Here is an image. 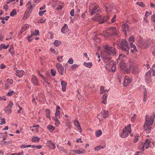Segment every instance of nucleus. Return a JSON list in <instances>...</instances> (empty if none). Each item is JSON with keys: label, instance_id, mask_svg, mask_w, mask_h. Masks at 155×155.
<instances>
[{"label": "nucleus", "instance_id": "56", "mask_svg": "<svg viewBox=\"0 0 155 155\" xmlns=\"http://www.w3.org/2000/svg\"><path fill=\"white\" fill-rule=\"evenodd\" d=\"M60 115V112L59 110H57L56 109V112L55 113V117H57L58 116H59Z\"/></svg>", "mask_w": 155, "mask_h": 155}, {"label": "nucleus", "instance_id": "60", "mask_svg": "<svg viewBox=\"0 0 155 155\" xmlns=\"http://www.w3.org/2000/svg\"><path fill=\"white\" fill-rule=\"evenodd\" d=\"M8 51L12 55H13L14 54V53L13 51V48H11L8 50Z\"/></svg>", "mask_w": 155, "mask_h": 155}, {"label": "nucleus", "instance_id": "24", "mask_svg": "<svg viewBox=\"0 0 155 155\" xmlns=\"http://www.w3.org/2000/svg\"><path fill=\"white\" fill-rule=\"evenodd\" d=\"M130 45L131 46V51L132 52L134 53L137 51V47L135 44H133V43H130Z\"/></svg>", "mask_w": 155, "mask_h": 155}, {"label": "nucleus", "instance_id": "6", "mask_svg": "<svg viewBox=\"0 0 155 155\" xmlns=\"http://www.w3.org/2000/svg\"><path fill=\"white\" fill-rule=\"evenodd\" d=\"M154 117L155 115H154L151 116L146 115L145 116V122L144 126H148L152 125L154 122Z\"/></svg>", "mask_w": 155, "mask_h": 155}, {"label": "nucleus", "instance_id": "45", "mask_svg": "<svg viewBox=\"0 0 155 155\" xmlns=\"http://www.w3.org/2000/svg\"><path fill=\"white\" fill-rule=\"evenodd\" d=\"M57 148L60 151H63V152H64L65 150H66L64 148L58 145H57Z\"/></svg>", "mask_w": 155, "mask_h": 155}, {"label": "nucleus", "instance_id": "8", "mask_svg": "<svg viewBox=\"0 0 155 155\" xmlns=\"http://www.w3.org/2000/svg\"><path fill=\"white\" fill-rule=\"evenodd\" d=\"M131 132V128L130 126L125 127L123 129V132L120 135L121 138H124L128 136V134Z\"/></svg>", "mask_w": 155, "mask_h": 155}, {"label": "nucleus", "instance_id": "35", "mask_svg": "<svg viewBox=\"0 0 155 155\" xmlns=\"http://www.w3.org/2000/svg\"><path fill=\"white\" fill-rule=\"evenodd\" d=\"M108 90H105L104 86H101L100 87V94H102L104 92H107Z\"/></svg>", "mask_w": 155, "mask_h": 155}, {"label": "nucleus", "instance_id": "29", "mask_svg": "<svg viewBox=\"0 0 155 155\" xmlns=\"http://www.w3.org/2000/svg\"><path fill=\"white\" fill-rule=\"evenodd\" d=\"M107 94H104L103 95L102 103L104 104H106L107 103Z\"/></svg>", "mask_w": 155, "mask_h": 155}, {"label": "nucleus", "instance_id": "37", "mask_svg": "<svg viewBox=\"0 0 155 155\" xmlns=\"http://www.w3.org/2000/svg\"><path fill=\"white\" fill-rule=\"evenodd\" d=\"M102 133V131L101 130H99L96 132V137H98L101 135Z\"/></svg>", "mask_w": 155, "mask_h": 155}, {"label": "nucleus", "instance_id": "36", "mask_svg": "<svg viewBox=\"0 0 155 155\" xmlns=\"http://www.w3.org/2000/svg\"><path fill=\"white\" fill-rule=\"evenodd\" d=\"M9 46V44H8L6 45L4 44H1L0 46V49L2 50V49H7Z\"/></svg>", "mask_w": 155, "mask_h": 155}, {"label": "nucleus", "instance_id": "41", "mask_svg": "<svg viewBox=\"0 0 155 155\" xmlns=\"http://www.w3.org/2000/svg\"><path fill=\"white\" fill-rule=\"evenodd\" d=\"M47 128L50 132H52L54 130L55 127L54 126H48Z\"/></svg>", "mask_w": 155, "mask_h": 155}, {"label": "nucleus", "instance_id": "4", "mask_svg": "<svg viewBox=\"0 0 155 155\" xmlns=\"http://www.w3.org/2000/svg\"><path fill=\"white\" fill-rule=\"evenodd\" d=\"M130 67L133 74H137L139 71L138 66L133 61H130Z\"/></svg>", "mask_w": 155, "mask_h": 155}, {"label": "nucleus", "instance_id": "12", "mask_svg": "<svg viewBox=\"0 0 155 155\" xmlns=\"http://www.w3.org/2000/svg\"><path fill=\"white\" fill-rule=\"evenodd\" d=\"M151 71H147L146 73L145 76V81L147 83L149 84L151 83L152 81V78H151Z\"/></svg>", "mask_w": 155, "mask_h": 155}, {"label": "nucleus", "instance_id": "61", "mask_svg": "<svg viewBox=\"0 0 155 155\" xmlns=\"http://www.w3.org/2000/svg\"><path fill=\"white\" fill-rule=\"evenodd\" d=\"M116 15H114L113 16V18L111 19V22H115L116 20Z\"/></svg>", "mask_w": 155, "mask_h": 155}, {"label": "nucleus", "instance_id": "53", "mask_svg": "<svg viewBox=\"0 0 155 155\" xmlns=\"http://www.w3.org/2000/svg\"><path fill=\"white\" fill-rule=\"evenodd\" d=\"M74 60L72 58H70L67 63L70 64H72L73 63Z\"/></svg>", "mask_w": 155, "mask_h": 155}, {"label": "nucleus", "instance_id": "18", "mask_svg": "<svg viewBox=\"0 0 155 155\" xmlns=\"http://www.w3.org/2000/svg\"><path fill=\"white\" fill-rule=\"evenodd\" d=\"M131 81V80L130 78L128 77H125L124 78V85L125 86H127L130 84Z\"/></svg>", "mask_w": 155, "mask_h": 155}, {"label": "nucleus", "instance_id": "15", "mask_svg": "<svg viewBox=\"0 0 155 155\" xmlns=\"http://www.w3.org/2000/svg\"><path fill=\"white\" fill-rule=\"evenodd\" d=\"M114 6V4H106L105 7L107 12L109 13V12L112 11L113 8Z\"/></svg>", "mask_w": 155, "mask_h": 155}, {"label": "nucleus", "instance_id": "49", "mask_svg": "<svg viewBox=\"0 0 155 155\" xmlns=\"http://www.w3.org/2000/svg\"><path fill=\"white\" fill-rule=\"evenodd\" d=\"M63 56H60L57 57V61H59V62L63 61Z\"/></svg>", "mask_w": 155, "mask_h": 155}, {"label": "nucleus", "instance_id": "46", "mask_svg": "<svg viewBox=\"0 0 155 155\" xmlns=\"http://www.w3.org/2000/svg\"><path fill=\"white\" fill-rule=\"evenodd\" d=\"M74 124L76 126H80V124H79V123L78 121L77 120H75L74 121Z\"/></svg>", "mask_w": 155, "mask_h": 155}, {"label": "nucleus", "instance_id": "30", "mask_svg": "<svg viewBox=\"0 0 155 155\" xmlns=\"http://www.w3.org/2000/svg\"><path fill=\"white\" fill-rule=\"evenodd\" d=\"M144 130L146 133H150L151 131V127L150 126H144Z\"/></svg>", "mask_w": 155, "mask_h": 155}, {"label": "nucleus", "instance_id": "33", "mask_svg": "<svg viewBox=\"0 0 155 155\" xmlns=\"http://www.w3.org/2000/svg\"><path fill=\"white\" fill-rule=\"evenodd\" d=\"M50 111L49 109H46L45 110V114L46 115V116L47 118H49V119H50Z\"/></svg>", "mask_w": 155, "mask_h": 155}, {"label": "nucleus", "instance_id": "21", "mask_svg": "<svg viewBox=\"0 0 155 155\" xmlns=\"http://www.w3.org/2000/svg\"><path fill=\"white\" fill-rule=\"evenodd\" d=\"M102 17L100 14H97L95 15L92 18V20H95V21H97L98 22H100L101 21Z\"/></svg>", "mask_w": 155, "mask_h": 155}, {"label": "nucleus", "instance_id": "23", "mask_svg": "<svg viewBox=\"0 0 155 155\" xmlns=\"http://www.w3.org/2000/svg\"><path fill=\"white\" fill-rule=\"evenodd\" d=\"M151 142V140L150 139H146L144 143L145 149H147L149 147L150 144Z\"/></svg>", "mask_w": 155, "mask_h": 155}, {"label": "nucleus", "instance_id": "51", "mask_svg": "<svg viewBox=\"0 0 155 155\" xmlns=\"http://www.w3.org/2000/svg\"><path fill=\"white\" fill-rule=\"evenodd\" d=\"M37 36L39 35V30H35V31L34 32L32 33V35Z\"/></svg>", "mask_w": 155, "mask_h": 155}, {"label": "nucleus", "instance_id": "54", "mask_svg": "<svg viewBox=\"0 0 155 155\" xmlns=\"http://www.w3.org/2000/svg\"><path fill=\"white\" fill-rule=\"evenodd\" d=\"M15 94V92L13 91H11L10 92H9L8 93L7 95L8 96H12V95H14Z\"/></svg>", "mask_w": 155, "mask_h": 155}, {"label": "nucleus", "instance_id": "22", "mask_svg": "<svg viewBox=\"0 0 155 155\" xmlns=\"http://www.w3.org/2000/svg\"><path fill=\"white\" fill-rule=\"evenodd\" d=\"M69 29L67 24H65L62 27L61 29V31L63 33H65L68 32Z\"/></svg>", "mask_w": 155, "mask_h": 155}, {"label": "nucleus", "instance_id": "17", "mask_svg": "<svg viewBox=\"0 0 155 155\" xmlns=\"http://www.w3.org/2000/svg\"><path fill=\"white\" fill-rule=\"evenodd\" d=\"M122 28L123 31L125 33V35H126V32L127 31H129V27L127 24H124L122 25Z\"/></svg>", "mask_w": 155, "mask_h": 155}, {"label": "nucleus", "instance_id": "42", "mask_svg": "<svg viewBox=\"0 0 155 155\" xmlns=\"http://www.w3.org/2000/svg\"><path fill=\"white\" fill-rule=\"evenodd\" d=\"M85 150L83 148H80L79 149V154H84L86 152Z\"/></svg>", "mask_w": 155, "mask_h": 155}, {"label": "nucleus", "instance_id": "44", "mask_svg": "<svg viewBox=\"0 0 155 155\" xmlns=\"http://www.w3.org/2000/svg\"><path fill=\"white\" fill-rule=\"evenodd\" d=\"M134 41V36H131V37H130L129 38V41L130 42H130L132 43V42H133Z\"/></svg>", "mask_w": 155, "mask_h": 155}, {"label": "nucleus", "instance_id": "11", "mask_svg": "<svg viewBox=\"0 0 155 155\" xmlns=\"http://www.w3.org/2000/svg\"><path fill=\"white\" fill-rule=\"evenodd\" d=\"M109 116V113L108 110H104L103 112H101V113L97 115V117L99 120H102L103 118H106L108 117Z\"/></svg>", "mask_w": 155, "mask_h": 155}, {"label": "nucleus", "instance_id": "9", "mask_svg": "<svg viewBox=\"0 0 155 155\" xmlns=\"http://www.w3.org/2000/svg\"><path fill=\"white\" fill-rule=\"evenodd\" d=\"M120 47L123 51L127 52V54H128V51L130 49V47L127 41L125 40H122L120 43Z\"/></svg>", "mask_w": 155, "mask_h": 155}, {"label": "nucleus", "instance_id": "20", "mask_svg": "<svg viewBox=\"0 0 155 155\" xmlns=\"http://www.w3.org/2000/svg\"><path fill=\"white\" fill-rule=\"evenodd\" d=\"M31 81L35 85H38V80L35 75H32L31 78Z\"/></svg>", "mask_w": 155, "mask_h": 155}, {"label": "nucleus", "instance_id": "39", "mask_svg": "<svg viewBox=\"0 0 155 155\" xmlns=\"http://www.w3.org/2000/svg\"><path fill=\"white\" fill-rule=\"evenodd\" d=\"M17 14V12L15 9H14L12 11V12L10 14V15L12 16V17H13L16 15Z\"/></svg>", "mask_w": 155, "mask_h": 155}, {"label": "nucleus", "instance_id": "5", "mask_svg": "<svg viewBox=\"0 0 155 155\" xmlns=\"http://www.w3.org/2000/svg\"><path fill=\"white\" fill-rule=\"evenodd\" d=\"M26 6L27 8L25 12L24 15L27 19L29 17L28 14H30L32 12V9L35 6V4H31L30 2H28L27 3Z\"/></svg>", "mask_w": 155, "mask_h": 155}, {"label": "nucleus", "instance_id": "40", "mask_svg": "<svg viewBox=\"0 0 155 155\" xmlns=\"http://www.w3.org/2000/svg\"><path fill=\"white\" fill-rule=\"evenodd\" d=\"M61 41H58V40H56L54 42V44L56 47H58L61 44Z\"/></svg>", "mask_w": 155, "mask_h": 155}, {"label": "nucleus", "instance_id": "32", "mask_svg": "<svg viewBox=\"0 0 155 155\" xmlns=\"http://www.w3.org/2000/svg\"><path fill=\"white\" fill-rule=\"evenodd\" d=\"M28 28H29L28 24H25V25L22 27L21 30H20V32L21 33L23 32L24 31L26 30Z\"/></svg>", "mask_w": 155, "mask_h": 155}, {"label": "nucleus", "instance_id": "50", "mask_svg": "<svg viewBox=\"0 0 155 155\" xmlns=\"http://www.w3.org/2000/svg\"><path fill=\"white\" fill-rule=\"evenodd\" d=\"M13 105V102H12V101H10L9 104L8 105V107H9L11 110L12 108V107Z\"/></svg>", "mask_w": 155, "mask_h": 155}, {"label": "nucleus", "instance_id": "7", "mask_svg": "<svg viewBox=\"0 0 155 155\" xmlns=\"http://www.w3.org/2000/svg\"><path fill=\"white\" fill-rule=\"evenodd\" d=\"M139 45L143 48H147L150 45V42L149 41H143L141 38L138 40Z\"/></svg>", "mask_w": 155, "mask_h": 155}, {"label": "nucleus", "instance_id": "63", "mask_svg": "<svg viewBox=\"0 0 155 155\" xmlns=\"http://www.w3.org/2000/svg\"><path fill=\"white\" fill-rule=\"evenodd\" d=\"M60 124L59 121L58 119H56L55 120V125H59Z\"/></svg>", "mask_w": 155, "mask_h": 155}, {"label": "nucleus", "instance_id": "34", "mask_svg": "<svg viewBox=\"0 0 155 155\" xmlns=\"http://www.w3.org/2000/svg\"><path fill=\"white\" fill-rule=\"evenodd\" d=\"M84 65L86 66L88 68H91L92 66V64L91 62H89L88 63H86V62H84Z\"/></svg>", "mask_w": 155, "mask_h": 155}, {"label": "nucleus", "instance_id": "1", "mask_svg": "<svg viewBox=\"0 0 155 155\" xmlns=\"http://www.w3.org/2000/svg\"><path fill=\"white\" fill-rule=\"evenodd\" d=\"M105 50L101 54L103 61L106 64H109V62L111 61V55L116 56L117 53L116 50L114 47H112L109 45H105L104 46Z\"/></svg>", "mask_w": 155, "mask_h": 155}, {"label": "nucleus", "instance_id": "28", "mask_svg": "<svg viewBox=\"0 0 155 155\" xmlns=\"http://www.w3.org/2000/svg\"><path fill=\"white\" fill-rule=\"evenodd\" d=\"M110 35V34L109 32L106 31H104L102 34H101V35L105 38H108Z\"/></svg>", "mask_w": 155, "mask_h": 155}, {"label": "nucleus", "instance_id": "38", "mask_svg": "<svg viewBox=\"0 0 155 155\" xmlns=\"http://www.w3.org/2000/svg\"><path fill=\"white\" fill-rule=\"evenodd\" d=\"M105 147V146H101V145H100V146L96 147L94 148V150L96 151H98L99 150H101V149H103V148Z\"/></svg>", "mask_w": 155, "mask_h": 155}, {"label": "nucleus", "instance_id": "62", "mask_svg": "<svg viewBox=\"0 0 155 155\" xmlns=\"http://www.w3.org/2000/svg\"><path fill=\"white\" fill-rule=\"evenodd\" d=\"M70 14L71 16L74 15V9H71L70 12Z\"/></svg>", "mask_w": 155, "mask_h": 155}, {"label": "nucleus", "instance_id": "48", "mask_svg": "<svg viewBox=\"0 0 155 155\" xmlns=\"http://www.w3.org/2000/svg\"><path fill=\"white\" fill-rule=\"evenodd\" d=\"M136 117L137 115L135 114H134L133 116L131 118V120L132 122H134Z\"/></svg>", "mask_w": 155, "mask_h": 155}, {"label": "nucleus", "instance_id": "26", "mask_svg": "<svg viewBox=\"0 0 155 155\" xmlns=\"http://www.w3.org/2000/svg\"><path fill=\"white\" fill-rule=\"evenodd\" d=\"M144 143L143 142H140L138 143V148L139 150H141V151H144L145 150V145Z\"/></svg>", "mask_w": 155, "mask_h": 155}, {"label": "nucleus", "instance_id": "25", "mask_svg": "<svg viewBox=\"0 0 155 155\" xmlns=\"http://www.w3.org/2000/svg\"><path fill=\"white\" fill-rule=\"evenodd\" d=\"M67 83L64 81H61V85L62 86V90L63 92L65 91L66 89V87Z\"/></svg>", "mask_w": 155, "mask_h": 155}, {"label": "nucleus", "instance_id": "64", "mask_svg": "<svg viewBox=\"0 0 155 155\" xmlns=\"http://www.w3.org/2000/svg\"><path fill=\"white\" fill-rule=\"evenodd\" d=\"M152 21L155 23V15H153L151 17Z\"/></svg>", "mask_w": 155, "mask_h": 155}, {"label": "nucleus", "instance_id": "16", "mask_svg": "<svg viewBox=\"0 0 155 155\" xmlns=\"http://www.w3.org/2000/svg\"><path fill=\"white\" fill-rule=\"evenodd\" d=\"M47 147H49L51 150H54V149H55L56 147V146L54 143L52 142V141H51V140H49L48 141H47Z\"/></svg>", "mask_w": 155, "mask_h": 155}, {"label": "nucleus", "instance_id": "10", "mask_svg": "<svg viewBox=\"0 0 155 155\" xmlns=\"http://www.w3.org/2000/svg\"><path fill=\"white\" fill-rule=\"evenodd\" d=\"M105 68L108 70H110V68H111L112 71H115L116 69V67L115 66V63L114 61H110L109 62L108 65L105 64Z\"/></svg>", "mask_w": 155, "mask_h": 155}, {"label": "nucleus", "instance_id": "3", "mask_svg": "<svg viewBox=\"0 0 155 155\" xmlns=\"http://www.w3.org/2000/svg\"><path fill=\"white\" fill-rule=\"evenodd\" d=\"M89 9L91 15H93L95 13H99L100 11L98 5L95 3L91 4L89 7Z\"/></svg>", "mask_w": 155, "mask_h": 155}, {"label": "nucleus", "instance_id": "19", "mask_svg": "<svg viewBox=\"0 0 155 155\" xmlns=\"http://www.w3.org/2000/svg\"><path fill=\"white\" fill-rule=\"evenodd\" d=\"M24 71L22 70H18L16 71L15 75L18 77H22L24 74Z\"/></svg>", "mask_w": 155, "mask_h": 155}, {"label": "nucleus", "instance_id": "43", "mask_svg": "<svg viewBox=\"0 0 155 155\" xmlns=\"http://www.w3.org/2000/svg\"><path fill=\"white\" fill-rule=\"evenodd\" d=\"M5 110L7 114H9V113H11L12 111L10 109L9 107H8V105L5 108Z\"/></svg>", "mask_w": 155, "mask_h": 155}, {"label": "nucleus", "instance_id": "47", "mask_svg": "<svg viewBox=\"0 0 155 155\" xmlns=\"http://www.w3.org/2000/svg\"><path fill=\"white\" fill-rule=\"evenodd\" d=\"M139 137V135H136L134 138V143H136L137 142V141H138V140L139 139L138 137Z\"/></svg>", "mask_w": 155, "mask_h": 155}, {"label": "nucleus", "instance_id": "57", "mask_svg": "<svg viewBox=\"0 0 155 155\" xmlns=\"http://www.w3.org/2000/svg\"><path fill=\"white\" fill-rule=\"evenodd\" d=\"M46 10H44V11H39L38 12V14L40 16H42L44 13L46 12Z\"/></svg>", "mask_w": 155, "mask_h": 155}, {"label": "nucleus", "instance_id": "13", "mask_svg": "<svg viewBox=\"0 0 155 155\" xmlns=\"http://www.w3.org/2000/svg\"><path fill=\"white\" fill-rule=\"evenodd\" d=\"M56 66L58 72L61 75H63L64 68L61 64L59 63H57L56 64Z\"/></svg>", "mask_w": 155, "mask_h": 155}, {"label": "nucleus", "instance_id": "58", "mask_svg": "<svg viewBox=\"0 0 155 155\" xmlns=\"http://www.w3.org/2000/svg\"><path fill=\"white\" fill-rule=\"evenodd\" d=\"M6 80L9 84H12L13 83V80H12V79H8Z\"/></svg>", "mask_w": 155, "mask_h": 155}, {"label": "nucleus", "instance_id": "14", "mask_svg": "<svg viewBox=\"0 0 155 155\" xmlns=\"http://www.w3.org/2000/svg\"><path fill=\"white\" fill-rule=\"evenodd\" d=\"M108 30L110 31V33H111L112 35H118V33H119L118 30L115 27H110V28H109Z\"/></svg>", "mask_w": 155, "mask_h": 155}, {"label": "nucleus", "instance_id": "2", "mask_svg": "<svg viewBox=\"0 0 155 155\" xmlns=\"http://www.w3.org/2000/svg\"><path fill=\"white\" fill-rule=\"evenodd\" d=\"M126 58V57L124 55L120 54L117 60V61L120 63V68L123 69L124 73H128L130 72V70L129 68H126V64L125 62L123 61V60H124Z\"/></svg>", "mask_w": 155, "mask_h": 155}, {"label": "nucleus", "instance_id": "55", "mask_svg": "<svg viewBox=\"0 0 155 155\" xmlns=\"http://www.w3.org/2000/svg\"><path fill=\"white\" fill-rule=\"evenodd\" d=\"M51 74L52 76H55V74L56 73V71L55 70L53 69H51Z\"/></svg>", "mask_w": 155, "mask_h": 155}, {"label": "nucleus", "instance_id": "27", "mask_svg": "<svg viewBox=\"0 0 155 155\" xmlns=\"http://www.w3.org/2000/svg\"><path fill=\"white\" fill-rule=\"evenodd\" d=\"M107 13L108 14V15H107V16L104 17L103 18L102 20L101 21L100 23H104V22H105V21H107V20H109V13Z\"/></svg>", "mask_w": 155, "mask_h": 155}, {"label": "nucleus", "instance_id": "31", "mask_svg": "<svg viewBox=\"0 0 155 155\" xmlns=\"http://www.w3.org/2000/svg\"><path fill=\"white\" fill-rule=\"evenodd\" d=\"M40 138L38 137H34L31 139V141L33 142L36 143L38 142Z\"/></svg>", "mask_w": 155, "mask_h": 155}, {"label": "nucleus", "instance_id": "59", "mask_svg": "<svg viewBox=\"0 0 155 155\" xmlns=\"http://www.w3.org/2000/svg\"><path fill=\"white\" fill-rule=\"evenodd\" d=\"M5 123V120L4 118H3L1 120V123H0V125H2L4 124Z\"/></svg>", "mask_w": 155, "mask_h": 155}, {"label": "nucleus", "instance_id": "52", "mask_svg": "<svg viewBox=\"0 0 155 155\" xmlns=\"http://www.w3.org/2000/svg\"><path fill=\"white\" fill-rule=\"evenodd\" d=\"M78 65H77V64H73L71 66V67L73 69H75L78 68Z\"/></svg>", "mask_w": 155, "mask_h": 155}]
</instances>
